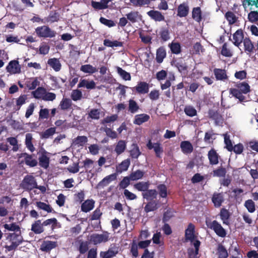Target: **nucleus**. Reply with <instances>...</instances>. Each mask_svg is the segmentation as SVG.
<instances>
[{"instance_id": "1", "label": "nucleus", "mask_w": 258, "mask_h": 258, "mask_svg": "<svg viewBox=\"0 0 258 258\" xmlns=\"http://www.w3.org/2000/svg\"><path fill=\"white\" fill-rule=\"evenodd\" d=\"M235 88L229 89V93L232 96L238 99L240 102L244 101L245 97L243 96L250 91V86L245 82L237 83Z\"/></svg>"}, {"instance_id": "2", "label": "nucleus", "mask_w": 258, "mask_h": 258, "mask_svg": "<svg viewBox=\"0 0 258 258\" xmlns=\"http://www.w3.org/2000/svg\"><path fill=\"white\" fill-rule=\"evenodd\" d=\"M11 242L10 245H6V249L9 251L15 250L23 241V237L21 234V231L17 233H9L7 237Z\"/></svg>"}, {"instance_id": "3", "label": "nucleus", "mask_w": 258, "mask_h": 258, "mask_svg": "<svg viewBox=\"0 0 258 258\" xmlns=\"http://www.w3.org/2000/svg\"><path fill=\"white\" fill-rule=\"evenodd\" d=\"M37 154L39 155V165L45 169H47L50 163V157L48 156L49 153L43 148H41L37 152Z\"/></svg>"}, {"instance_id": "4", "label": "nucleus", "mask_w": 258, "mask_h": 258, "mask_svg": "<svg viewBox=\"0 0 258 258\" xmlns=\"http://www.w3.org/2000/svg\"><path fill=\"white\" fill-rule=\"evenodd\" d=\"M36 186V179L33 176L30 175L25 176L20 184L23 189L28 191L34 189Z\"/></svg>"}, {"instance_id": "5", "label": "nucleus", "mask_w": 258, "mask_h": 258, "mask_svg": "<svg viewBox=\"0 0 258 258\" xmlns=\"http://www.w3.org/2000/svg\"><path fill=\"white\" fill-rule=\"evenodd\" d=\"M35 32L39 37L52 38L55 36L56 32L48 26L43 25L35 29Z\"/></svg>"}, {"instance_id": "6", "label": "nucleus", "mask_w": 258, "mask_h": 258, "mask_svg": "<svg viewBox=\"0 0 258 258\" xmlns=\"http://www.w3.org/2000/svg\"><path fill=\"white\" fill-rule=\"evenodd\" d=\"M109 233L104 231L102 234L93 233L91 235L90 240L94 245L106 242L109 239Z\"/></svg>"}, {"instance_id": "7", "label": "nucleus", "mask_w": 258, "mask_h": 258, "mask_svg": "<svg viewBox=\"0 0 258 258\" xmlns=\"http://www.w3.org/2000/svg\"><path fill=\"white\" fill-rule=\"evenodd\" d=\"M208 113L209 118L214 120L216 125H222L224 121V118L223 115L221 114L219 110L210 109L209 110Z\"/></svg>"}, {"instance_id": "8", "label": "nucleus", "mask_w": 258, "mask_h": 258, "mask_svg": "<svg viewBox=\"0 0 258 258\" xmlns=\"http://www.w3.org/2000/svg\"><path fill=\"white\" fill-rule=\"evenodd\" d=\"M208 227L213 230L215 233L219 237H225L227 232L226 230L216 220H214L209 224H207Z\"/></svg>"}, {"instance_id": "9", "label": "nucleus", "mask_w": 258, "mask_h": 258, "mask_svg": "<svg viewBox=\"0 0 258 258\" xmlns=\"http://www.w3.org/2000/svg\"><path fill=\"white\" fill-rule=\"evenodd\" d=\"M133 92L139 94H145L148 93L149 90V84L146 82L140 81L137 85L131 88Z\"/></svg>"}, {"instance_id": "10", "label": "nucleus", "mask_w": 258, "mask_h": 258, "mask_svg": "<svg viewBox=\"0 0 258 258\" xmlns=\"http://www.w3.org/2000/svg\"><path fill=\"white\" fill-rule=\"evenodd\" d=\"M119 247L115 244H112L106 251H101L100 256L101 258H113L118 253Z\"/></svg>"}, {"instance_id": "11", "label": "nucleus", "mask_w": 258, "mask_h": 258, "mask_svg": "<svg viewBox=\"0 0 258 258\" xmlns=\"http://www.w3.org/2000/svg\"><path fill=\"white\" fill-rule=\"evenodd\" d=\"M197 238L195 235V226L190 223L187 226V228L185 230V239L186 241H189L192 242Z\"/></svg>"}, {"instance_id": "12", "label": "nucleus", "mask_w": 258, "mask_h": 258, "mask_svg": "<svg viewBox=\"0 0 258 258\" xmlns=\"http://www.w3.org/2000/svg\"><path fill=\"white\" fill-rule=\"evenodd\" d=\"M189 12V7L187 2L180 4L177 8V16L180 18L186 17Z\"/></svg>"}, {"instance_id": "13", "label": "nucleus", "mask_w": 258, "mask_h": 258, "mask_svg": "<svg viewBox=\"0 0 258 258\" xmlns=\"http://www.w3.org/2000/svg\"><path fill=\"white\" fill-rule=\"evenodd\" d=\"M21 66L17 60H13L9 62L6 67L8 72L11 74H19L21 72Z\"/></svg>"}, {"instance_id": "14", "label": "nucleus", "mask_w": 258, "mask_h": 258, "mask_svg": "<svg viewBox=\"0 0 258 258\" xmlns=\"http://www.w3.org/2000/svg\"><path fill=\"white\" fill-rule=\"evenodd\" d=\"M19 157H24L25 163L30 167H34L36 166L38 164L37 160L35 159H33L32 155H30L27 153H22L20 154Z\"/></svg>"}, {"instance_id": "15", "label": "nucleus", "mask_w": 258, "mask_h": 258, "mask_svg": "<svg viewBox=\"0 0 258 258\" xmlns=\"http://www.w3.org/2000/svg\"><path fill=\"white\" fill-rule=\"evenodd\" d=\"M117 173H114L105 177L97 185V188H102L107 186L111 181L115 180L117 178Z\"/></svg>"}, {"instance_id": "16", "label": "nucleus", "mask_w": 258, "mask_h": 258, "mask_svg": "<svg viewBox=\"0 0 258 258\" xmlns=\"http://www.w3.org/2000/svg\"><path fill=\"white\" fill-rule=\"evenodd\" d=\"M147 147L148 149L151 150L154 149L156 156L158 158L161 157V154L163 152L162 147L161 146V144L159 143H155L152 144L151 140H149L147 144Z\"/></svg>"}, {"instance_id": "17", "label": "nucleus", "mask_w": 258, "mask_h": 258, "mask_svg": "<svg viewBox=\"0 0 258 258\" xmlns=\"http://www.w3.org/2000/svg\"><path fill=\"white\" fill-rule=\"evenodd\" d=\"M57 246V244L56 241L44 240L40 245V249L42 251L49 252Z\"/></svg>"}, {"instance_id": "18", "label": "nucleus", "mask_w": 258, "mask_h": 258, "mask_svg": "<svg viewBox=\"0 0 258 258\" xmlns=\"http://www.w3.org/2000/svg\"><path fill=\"white\" fill-rule=\"evenodd\" d=\"M233 44L237 47L240 45V44L243 41L244 38V34L242 29L237 30L233 34Z\"/></svg>"}, {"instance_id": "19", "label": "nucleus", "mask_w": 258, "mask_h": 258, "mask_svg": "<svg viewBox=\"0 0 258 258\" xmlns=\"http://www.w3.org/2000/svg\"><path fill=\"white\" fill-rule=\"evenodd\" d=\"M208 157L210 164L213 165L218 164L220 156L214 149L212 148L208 152Z\"/></svg>"}, {"instance_id": "20", "label": "nucleus", "mask_w": 258, "mask_h": 258, "mask_svg": "<svg viewBox=\"0 0 258 258\" xmlns=\"http://www.w3.org/2000/svg\"><path fill=\"white\" fill-rule=\"evenodd\" d=\"M213 73L217 80L225 81L228 79L225 70L215 68Z\"/></svg>"}, {"instance_id": "21", "label": "nucleus", "mask_w": 258, "mask_h": 258, "mask_svg": "<svg viewBox=\"0 0 258 258\" xmlns=\"http://www.w3.org/2000/svg\"><path fill=\"white\" fill-rule=\"evenodd\" d=\"M147 15L151 19L156 22H161L165 20V17L162 13L158 11L151 10L147 12Z\"/></svg>"}, {"instance_id": "22", "label": "nucleus", "mask_w": 258, "mask_h": 258, "mask_svg": "<svg viewBox=\"0 0 258 258\" xmlns=\"http://www.w3.org/2000/svg\"><path fill=\"white\" fill-rule=\"evenodd\" d=\"M96 84L93 80L89 81L87 79H81L78 85V88H86L87 89L92 90L95 88Z\"/></svg>"}, {"instance_id": "23", "label": "nucleus", "mask_w": 258, "mask_h": 258, "mask_svg": "<svg viewBox=\"0 0 258 258\" xmlns=\"http://www.w3.org/2000/svg\"><path fill=\"white\" fill-rule=\"evenodd\" d=\"M224 200V196L222 193L214 192L213 194L212 201L215 207H220Z\"/></svg>"}, {"instance_id": "24", "label": "nucleus", "mask_w": 258, "mask_h": 258, "mask_svg": "<svg viewBox=\"0 0 258 258\" xmlns=\"http://www.w3.org/2000/svg\"><path fill=\"white\" fill-rule=\"evenodd\" d=\"M180 147L182 153L184 154H190L193 151V146L189 141H182Z\"/></svg>"}, {"instance_id": "25", "label": "nucleus", "mask_w": 258, "mask_h": 258, "mask_svg": "<svg viewBox=\"0 0 258 258\" xmlns=\"http://www.w3.org/2000/svg\"><path fill=\"white\" fill-rule=\"evenodd\" d=\"M31 231L36 234H39L44 232V228L40 220L35 221L31 225Z\"/></svg>"}, {"instance_id": "26", "label": "nucleus", "mask_w": 258, "mask_h": 258, "mask_svg": "<svg viewBox=\"0 0 258 258\" xmlns=\"http://www.w3.org/2000/svg\"><path fill=\"white\" fill-rule=\"evenodd\" d=\"M192 18L197 22L200 23L202 18V12L200 7H194L191 12Z\"/></svg>"}, {"instance_id": "27", "label": "nucleus", "mask_w": 258, "mask_h": 258, "mask_svg": "<svg viewBox=\"0 0 258 258\" xmlns=\"http://www.w3.org/2000/svg\"><path fill=\"white\" fill-rule=\"evenodd\" d=\"M159 208L158 202L155 200H151L148 202L144 207V211L146 213L153 212Z\"/></svg>"}, {"instance_id": "28", "label": "nucleus", "mask_w": 258, "mask_h": 258, "mask_svg": "<svg viewBox=\"0 0 258 258\" xmlns=\"http://www.w3.org/2000/svg\"><path fill=\"white\" fill-rule=\"evenodd\" d=\"M95 202L93 200H87L81 205L82 211L87 213L94 207Z\"/></svg>"}, {"instance_id": "29", "label": "nucleus", "mask_w": 258, "mask_h": 258, "mask_svg": "<svg viewBox=\"0 0 258 258\" xmlns=\"http://www.w3.org/2000/svg\"><path fill=\"white\" fill-rule=\"evenodd\" d=\"M150 119V116L147 114L142 113L137 114L135 117L134 123L137 125H141L142 123L148 121Z\"/></svg>"}, {"instance_id": "30", "label": "nucleus", "mask_w": 258, "mask_h": 258, "mask_svg": "<svg viewBox=\"0 0 258 258\" xmlns=\"http://www.w3.org/2000/svg\"><path fill=\"white\" fill-rule=\"evenodd\" d=\"M47 64L55 72H58L61 70V64L58 58L54 57L48 59Z\"/></svg>"}, {"instance_id": "31", "label": "nucleus", "mask_w": 258, "mask_h": 258, "mask_svg": "<svg viewBox=\"0 0 258 258\" xmlns=\"http://www.w3.org/2000/svg\"><path fill=\"white\" fill-rule=\"evenodd\" d=\"M158 195V192L156 189L147 190L146 192H142V196L144 199L148 201L154 200L156 199Z\"/></svg>"}, {"instance_id": "32", "label": "nucleus", "mask_w": 258, "mask_h": 258, "mask_svg": "<svg viewBox=\"0 0 258 258\" xmlns=\"http://www.w3.org/2000/svg\"><path fill=\"white\" fill-rule=\"evenodd\" d=\"M166 56V52L165 49L163 47H160L157 49L156 60L158 63H162Z\"/></svg>"}, {"instance_id": "33", "label": "nucleus", "mask_w": 258, "mask_h": 258, "mask_svg": "<svg viewBox=\"0 0 258 258\" xmlns=\"http://www.w3.org/2000/svg\"><path fill=\"white\" fill-rule=\"evenodd\" d=\"M126 18L132 23H135L138 21L139 19H141L142 16L138 11H131L126 14Z\"/></svg>"}, {"instance_id": "34", "label": "nucleus", "mask_w": 258, "mask_h": 258, "mask_svg": "<svg viewBox=\"0 0 258 258\" xmlns=\"http://www.w3.org/2000/svg\"><path fill=\"white\" fill-rule=\"evenodd\" d=\"M220 216L224 224L227 225H229V219L230 218V214L227 209L222 208L220 212Z\"/></svg>"}, {"instance_id": "35", "label": "nucleus", "mask_w": 258, "mask_h": 258, "mask_svg": "<svg viewBox=\"0 0 258 258\" xmlns=\"http://www.w3.org/2000/svg\"><path fill=\"white\" fill-rule=\"evenodd\" d=\"M32 135L30 133H27L26 135L25 144L27 148L31 152H33L35 148L32 143Z\"/></svg>"}, {"instance_id": "36", "label": "nucleus", "mask_w": 258, "mask_h": 258, "mask_svg": "<svg viewBox=\"0 0 258 258\" xmlns=\"http://www.w3.org/2000/svg\"><path fill=\"white\" fill-rule=\"evenodd\" d=\"M225 18L230 25L236 23L238 18L233 12L229 11L225 13Z\"/></svg>"}, {"instance_id": "37", "label": "nucleus", "mask_w": 258, "mask_h": 258, "mask_svg": "<svg viewBox=\"0 0 258 258\" xmlns=\"http://www.w3.org/2000/svg\"><path fill=\"white\" fill-rule=\"evenodd\" d=\"M150 183L149 181L147 182H139L134 185V187L135 189L139 191L146 192L149 188Z\"/></svg>"}, {"instance_id": "38", "label": "nucleus", "mask_w": 258, "mask_h": 258, "mask_svg": "<svg viewBox=\"0 0 258 258\" xmlns=\"http://www.w3.org/2000/svg\"><path fill=\"white\" fill-rule=\"evenodd\" d=\"M175 67L180 73L184 75L187 74L188 67L184 61L181 60L176 61L175 63Z\"/></svg>"}, {"instance_id": "39", "label": "nucleus", "mask_w": 258, "mask_h": 258, "mask_svg": "<svg viewBox=\"0 0 258 258\" xmlns=\"http://www.w3.org/2000/svg\"><path fill=\"white\" fill-rule=\"evenodd\" d=\"M131 161L130 159H125L122 161L116 167V171L118 173H121L123 171H126L130 165Z\"/></svg>"}, {"instance_id": "40", "label": "nucleus", "mask_w": 258, "mask_h": 258, "mask_svg": "<svg viewBox=\"0 0 258 258\" xmlns=\"http://www.w3.org/2000/svg\"><path fill=\"white\" fill-rule=\"evenodd\" d=\"M126 148V143L124 140H119L115 148L114 151L118 155L122 154Z\"/></svg>"}, {"instance_id": "41", "label": "nucleus", "mask_w": 258, "mask_h": 258, "mask_svg": "<svg viewBox=\"0 0 258 258\" xmlns=\"http://www.w3.org/2000/svg\"><path fill=\"white\" fill-rule=\"evenodd\" d=\"M217 253L218 258H227L228 253L227 249L222 244H219L217 249Z\"/></svg>"}, {"instance_id": "42", "label": "nucleus", "mask_w": 258, "mask_h": 258, "mask_svg": "<svg viewBox=\"0 0 258 258\" xmlns=\"http://www.w3.org/2000/svg\"><path fill=\"white\" fill-rule=\"evenodd\" d=\"M159 35L161 40L165 42L170 39V32L168 27H162L159 32Z\"/></svg>"}, {"instance_id": "43", "label": "nucleus", "mask_w": 258, "mask_h": 258, "mask_svg": "<svg viewBox=\"0 0 258 258\" xmlns=\"http://www.w3.org/2000/svg\"><path fill=\"white\" fill-rule=\"evenodd\" d=\"M72 104V101L70 99L63 98L60 102L59 107L61 110H67L71 108Z\"/></svg>"}, {"instance_id": "44", "label": "nucleus", "mask_w": 258, "mask_h": 258, "mask_svg": "<svg viewBox=\"0 0 258 258\" xmlns=\"http://www.w3.org/2000/svg\"><path fill=\"white\" fill-rule=\"evenodd\" d=\"M123 43L117 40L111 41L109 39H106L103 41V44L107 47H122Z\"/></svg>"}, {"instance_id": "45", "label": "nucleus", "mask_w": 258, "mask_h": 258, "mask_svg": "<svg viewBox=\"0 0 258 258\" xmlns=\"http://www.w3.org/2000/svg\"><path fill=\"white\" fill-rule=\"evenodd\" d=\"M243 42L245 51L247 53L252 52L254 49V46L250 39L249 38L246 37L244 38Z\"/></svg>"}, {"instance_id": "46", "label": "nucleus", "mask_w": 258, "mask_h": 258, "mask_svg": "<svg viewBox=\"0 0 258 258\" xmlns=\"http://www.w3.org/2000/svg\"><path fill=\"white\" fill-rule=\"evenodd\" d=\"M144 172L141 170H137L136 171L132 172L129 175L130 179L132 181L142 179L144 175Z\"/></svg>"}, {"instance_id": "47", "label": "nucleus", "mask_w": 258, "mask_h": 258, "mask_svg": "<svg viewBox=\"0 0 258 258\" xmlns=\"http://www.w3.org/2000/svg\"><path fill=\"white\" fill-rule=\"evenodd\" d=\"M80 70L85 73L92 74L97 72V69L91 64H84L81 67Z\"/></svg>"}, {"instance_id": "48", "label": "nucleus", "mask_w": 258, "mask_h": 258, "mask_svg": "<svg viewBox=\"0 0 258 258\" xmlns=\"http://www.w3.org/2000/svg\"><path fill=\"white\" fill-rule=\"evenodd\" d=\"M116 71L118 75L122 79L125 81H130L131 79V76L129 73L123 70L121 68L116 67Z\"/></svg>"}, {"instance_id": "49", "label": "nucleus", "mask_w": 258, "mask_h": 258, "mask_svg": "<svg viewBox=\"0 0 258 258\" xmlns=\"http://www.w3.org/2000/svg\"><path fill=\"white\" fill-rule=\"evenodd\" d=\"M141 154L139 147L137 144H133L132 149L130 151V155L132 158L137 159Z\"/></svg>"}, {"instance_id": "50", "label": "nucleus", "mask_w": 258, "mask_h": 258, "mask_svg": "<svg viewBox=\"0 0 258 258\" xmlns=\"http://www.w3.org/2000/svg\"><path fill=\"white\" fill-rule=\"evenodd\" d=\"M36 205L39 209L43 210L48 213H51L53 211V209L50 205L46 204L44 202H37L36 203Z\"/></svg>"}, {"instance_id": "51", "label": "nucleus", "mask_w": 258, "mask_h": 258, "mask_svg": "<svg viewBox=\"0 0 258 258\" xmlns=\"http://www.w3.org/2000/svg\"><path fill=\"white\" fill-rule=\"evenodd\" d=\"M244 206L249 213H252L255 211V204L251 199L245 201Z\"/></svg>"}, {"instance_id": "52", "label": "nucleus", "mask_w": 258, "mask_h": 258, "mask_svg": "<svg viewBox=\"0 0 258 258\" xmlns=\"http://www.w3.org/2000/svg\"><path fill=\"white\" fill-rule=\"evenodd\" d=\"M46 93V89L42 87H39L35 91L32 92L34 97L36 99H42Z\"/></svg>"}, {"instance_id": "53", "label": "nucleus", "mask_w": 258, "mask_h": 258, "mask_svg": "<svg viewBox=\"0 0 258 258\" xmlns=\"http://www.w3.org/2000/svg\"><path fill=\"white\" fill-rule=\"evenodd\" d=\"M55 131L56 128L55 127H50L41 133V138L47 139L54 135L55 133Z\"/></svg>"}, {"instance_id": "54", "label": "nucleus", "mask_w": 258, "mask_h": 258, "mask_svg": "<svg viewBox=\"0 0 258 258\" xmlns=\"http://www.w3.org/2000/svg\"><path fill=\"white\" fill-rule=\"evenodd\" d=\"M160 197L162 198H166L167 196V189L164 184H160L157 186Z\"/></svg>"}, {"instance_id": "55", "label": "nucleus", "mask_w": 258, "mask_h": 258, "mask_svg": "<svg viewBox=\"0 0 258 258\" xmlns=\"http://www.w3.org/2000/svg\"><path fill=\"white\" fill-rule=\"evenodd\" d=\"M185 114L190 117H193L197 115V110L192 106H186L184 108Z\"/></svg>"}, {"instance_id": "56", "label": "nucleus", "mask_w": 258, "mask_h": 258, "mask_svg": "<svg viewBox=\"0 0 258 258\" xmlns=\"http://www.w3.org/2000/svg\"><path fill=\"white\" fill-rule=\"evenodd\" d=\"M4 227L9 231H16V232L21 231L20 226L15 223L10 224H5L4 225Z\"/></svg>"}, {"instance_id": "57", "label": "nucleus", "mask_w": 258, "mask_h": 258, "mask_svg": "<svg viewBox=\"0 0 258 258\" xmlns=\"http://www.w3.org/2000/svg\"><path fill=\"white\" fill-rule=\"evenodd\" d=\"M139 109L137 103L133 99L128 101V110L132 113L136 112Z\"/></svg>"}, {"instance_id": "58", "label": "nucleus", "mask_w": 258, "mask_h": 258, "mask_svg": "<svg viewBox=\"0 0 258 258\" xmlns=\"http://www.w3.org/2000/svg\"><path fill=\"white\" fill-rule=\"evenodd\" d=\"M242 5L244 8L247 6H250V10H252L254 9L253 7H255L258 6V0H243L242 1Z\"/></svg>"}, {"instance_id": "59", "label": "nucleus", "mask_w": 258, "mask_h": 258, "mask_svg": "<svg viewBox=\"0 0 258 258\" xmlns=\"http://www.w3.org/2000/svg\"><path fill=\"white\" fill-rule=\"evenodd\" d=\"M50 46L45 42L42 43L39 48V53L42 55H46L49 53Z\"/></svg>"}, {"instance_id": "60", "label": "nucleus", "mask_w": 258, "mask_h": 258, "mask_svg": "<svg viewBox=\"0 0 258 258\" xmlns=\"http://www.w3.org/2000/svg\"><path fill=\"white\" fill-rule=\"evenodd\" d=\"M130 1L135 7L149 5L151 3V0H130Z\"/></svg>"}, {"instance_id": "61", "label": "nucleus", "mask_w": 258, "mask_h": 258, "mask_svg": "<svg viewBox=\"0 0 258 258\" xmlns=\"http://www.w3.org/2000/svg\"><path fill=\"white\" fill-rule=\"evenodd\" d=\"M71 97L72 99L75 101L79 100L82 97V93L79 89L74 90L71 93Z\"/></svg>"}, {"instance_id": "62", "label": "nucleus", "mask_w": 258, "mask_h": 258, "mask_svg": "<svg viewBox=\"0 0 258 258\" xmlns=\"http://www.w3.org/2000/svg\"><path fill=\"white\" fill-rule=\"evenodd\" d=\"M213 176L216 177H224L226 174V170L223 167H219L213 171Z\"/></svg>"}, {"instance_id": "63", "label": "nucleus", "mask_w": 258, "mask_h": 258, "mask_svg": "<svg viewBox=\"0 0 258 258\" xmlns=\"http://www.w3.org/2000/svg\"><path fill=\"white\" fill-rule=\"evenodd\" d=\"M88 142V139L87 137L78 136L75 140V143L76 145H78L80 146H83Z\"/></svg>"}, {"instance_id": "64", "label": "nucleus", "mask_w": 258, "mask_h": 258, "mask_svg": "<svg viewBox=\"0 0 258 258\" xmlns=\"http://www.w3.org/2000/svg\"><path fill=\"white\" fill-rule=\"evenodd\" d=\"M59 15L56 12H51L49 15L47 21L50 22H57L59 20Z\"/></svg>"}]
</instances>
